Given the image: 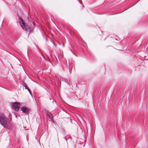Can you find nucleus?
<instances>
[{
  "instance_id": "nucleus-6",
  "label": "nucleus",
  "mask_w": 148,
  "mask_h": 148,
  "mask_svg": "<svg viewBox=\"0 0 148 148\" xmlns=\"http://www.w3.org/2000/svg\"><path fill=\"white\" fill-rule=\"evenodd\" d=\"M49 117L50 118H52V117H53L52 116L51 114L50 113L49 114Z\"/></svg>"
},
{
  "instance_id": "nucleus-2",
  "label": "nucleus",
  "mask_w": 148,
  "mask_h": 148,
  "mask_svg": "<svg viewBox=\"0 0 148 148\" xmlns=\"http://www.w3.org/2000/svg\"><path fill=\"white\" fill-rule=\"evenodd\" d=\"M21 19L22 23H21V25L23 29L25 30L26 31H29V32L32 31V29L31 27L25 24L23 22V20L21 18H20Z\"/></svg>"
},
{
  "instance_id": "nucleus-1",
  "label": "nucleus",
  "mask_w": 148,
  "mask_h": 148,
  "mask_svg": "<svg viewBox=\"0 0 148 148\" xmlns=\"http://www.w3.org/2000/svg\"><path fill=\"white\" fill-rule=\"evenodd\" d=\"M9 120L4 115L0 113V123L4 127L8 125Z\"/></svg>"
},
{
  "instance_id": "nucleus-4",
  "label": "nucleus",
  "mask_w": 148,
  "mask_h": 148,
  "mask_svg": "<svg viewBox=\"0 0 148 148\" xmlns=\"http://www.w3.org/2000/svg\"><path fill=\"white\" fill-rule=\"evenodd\" d=\"M21 110L24 113L28 114L29 113V109L26 107H23L21 108Z\"/></svg>"
},
{
  "instance_id": "nucleus-5",
  "label": "nucleus",
  "mask_w": 148,
  "mask_h": 148,
  "mask_svg": "<svg viewBox=\"0 0 148 148\" xmlns=\"http://www.w3.org/2000/svg\"><path fill=\"white\" fill-rule=\"evenodd\" d=\"M23 86L25 88H26L28 90V91L30 92V91L29 88L27 87V84H24Z\"/></svg>"
},
{
  "instance_id": "nucleus-3",
  "label": "nucleus",
  "mask_w": 148,
  "mask_h": 148,
  "mask_svg": "<svg viewBox=\"0 0 148 148\" xmlns=\"http://www.w3.org/2000/svg\"><path fill=\"white\" fill-rule=\"evenodd\" d=\"M12 107L16 111H18L20 107V104L18 102H15L12 104Z\"/></svg>"
}]
</instances>
